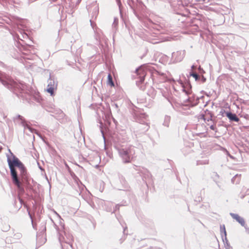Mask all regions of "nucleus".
Returning <instances> with one entry per match:
<instances>
[{
	"label": "nucleus",
	"instance_id": "3",
	"mask_svg": "<svg viewBox=\"0 0 249 249\" xmlns=\"http://www.w3.org/2000/svg\"><path fill=\"white\" fill-rule=\"evenodd\" d=\"M230 215L235 220H236L242 226H244L245 225V221L244 218L237 214L231 213Z\"/></svg>",
	"mask_w": 249,
	"mask_h": 249
},
{
	"label": "nucleus",
	"instance_id": "6",
	"mask_svg": "<svg viewBox=\"0 0 249 249\" xmlns=\"http://www.w3.org/2000/svg\"><path fill=\"white\" fill-rule=\"evenodd\" d=\"M10 225L6 223L2 224L1 228V230L4 232L8 231L10 230Z\"/></svg>",
	"mask_w": 249,
	"mask_h": 249
},
{
	"label": "nucleus",
	"instance_id": "11",
	"mask_svg": "<svg viewBox=\"0 0 249 249\" xmlns=\"http://www.w3.org/2000/svg\"><path fill=\"white\" fill-rule=\"evenodd\" d=\"M225 247H226V249H230L231 248L230 247V246H229L228 245H227L226 246H225Z\"/></svg>",
	"mask_w": 249,
	"mask_h": 249
},
{
	"label": "nucleus",
	"instance_id": "9",
	"mask_svg": "<svg viewBox=\"0 0 249 249\" xmlns=\"http://www.w3.org/2000/svg\"><path fill=\"white\" fill-rule=\"evenodd\" d=\"M192 76L194 78H195L196 80H198V78H199L198 75L197 73H194L192 74Z\"/></svg>",
	"mask_w": 249,
	"mask_h": 249
},
{
	"label": "nucleus",
	"instance_id": "5",
	"mask_svg": "<svg viewBox=\"0 0 249 249\" xmlns=\"http://www.w3.org/2000/svg\"><path fill=\"white\" fill-rule=\"evenodd\" d=\"M227 116L231 120L234 121L235 122H238L239 119L234 114H232L231 112L227 113Z\"/></svg>",
	"mask_w": 249,
	"mask_h": 249
},
{
	"label": "nucleus",
	"instance_id": "10",
	"mask_svg": "<svg viewBox=\"0 0 249 249\" xmlns=\"http://www.w3.org/2000/svg\"><path fill=\"white\" fill-rule=\"evenodd\" d=\"M210 128L213 130H215V129H216V126L215 125H211L210 126Z\"/></svg>",
	"mask_w": 249,
	"mask_h": 249
},
{
	"label": "nucleus",
	"instance_id": "2",
	"mask_svg": "<svg viewBox=\"0 0 249 249\" xmlns=\"http://www.w3.org/2000/svg\"><path fill=\"white\" fill-rule=\"evenodd\" d=\"M120 154L124 160V162H130L131 160L130 157L129 156V152L127 150L123 149L120 151Z\"/></svg>",
	"mask_w": 249,
	"mask_h": 249
},
{
	"label": "nucleus",
	"instance_id": "1",
	"mask_svg": "<svg viewBox=\"0 0 249 249\" xmlns=\"http://www.w3.org/2000/svg\"><path fill=\"white\" fill-rule=\"evenodd\" d=\"M8 163L11 171L13 183L17 187L20 192H23L24 191V189L21 185V183L19 181L18 178L15 167L16 166L19 169L23 177L25 176V174L26 173L25 168L23 164L17 158H14L13 160L8 159Z\"/></svg>",
	"mask_w": 249,
	"mask_h": 249
},
{
	"label": "nucleus",
	"instance_id": "7",
	"mask_svg": "<svg viewBox=\"0 0 249 249\" xmlns=\"http://www.w3.org/2000/svg\"><path fill=\"white\" fill-rule=\"evenodd\" d=\"M48 92L51 94L52 96L54 94V88L52 85H48V88L47 89Z\"/></svg>",
	"mask_w": 249,
	"mask_h": 249
},
{
	"label": "nucleus",
	"instance_id": "4",
	"mask_svg": "<svg viewBox=\"0 0 249 249\" xmlns=\"http://www.w3.org/2000/svg\"><path fill=\"white\" fill-rule=\"evenodd\" d=\"M136 72L138 75H140V83H142L144 81V77L146 75L145 71L142 68H140L137 70Z\"/></svg>",
	"mask_w": 249,
	"mask_h": 249
},
{
	"label": "nucleus",
	"instance_id": "8",
	"mask_svg": "<svg viewBox=\"0 0 249 249\" xmlns=\"http://www.w3.org/2000/svg\"><path fill=\"white\" fill-rule=\"evenodd\" d=\"M108 80H107V83L108 85H110L111 86H114V83L112 80V78L110 74H109L107 76Z\"/></svg>",
	"mask_w": 249,
	"mask_h": 249
}]
</instances>
